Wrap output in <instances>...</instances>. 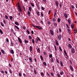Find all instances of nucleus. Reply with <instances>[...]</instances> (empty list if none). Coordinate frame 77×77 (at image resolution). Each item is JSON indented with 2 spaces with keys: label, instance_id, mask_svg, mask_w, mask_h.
Segmentation results:
<instances>
[{
  "label": "nucleus",
  "instance_id": "obj_45",
  "mask_svg": "<svg viewBox=\"0 0 77 77\" xmlns=\"http://www.w3.org/2000/svg\"><path fill=\"white\" fill-rule=\"evenodd\" d=\"M29 38L30 39H32V37L30 35H29Z\"/></svg>",
  "mask_w": 77,
  "mask_h": 77
},
{
  "label": "nucleus",
  "instance_id": "obj_38",
  "mask_svg": "<svg viewBox=\"0 0 77 77\" xmlns=\"http://www.w3.org/2000/svg\"><path fill=\"white\" fill-rule=\"evenodd\" d=\"M12 18H13V17L12 16H10V19L11 20H12Z\"/></svg>",
  "mask_w": 77,
  "mask_h": 77
},
{
  "label": "nucleus",
  "instance_id": "obj_28",
  "mask_svg": "<svg viewBox=\"0 0 77 77\" xmlns=\"http://www.w3.org/2000/svg\"><path fill=\"white\" fill-rule=\"evenodd\" d=\"M29 11H32V8H31V7H29Z\"/></svg>",
  "mask_w": 77,
  "mask_h": 77
},
{
  "label": "nucleus",
  "instance_id": "obj_53",
  "mask_svg": "<svg viewBox=\"0 0 77 77\" xmlns=\"http://www.w3.org/2000/svg\"><path fill=\"white\" fill-rule=\"evenodd\" d=\"M6 41L7 42H9V39L8 38H6Z\"/></svg>",
  "mask_w": 77,
  "mask_h": 77
},
{
  "label": "nucleus",
  "instance_id": "obj_16",
  "mask_svg": "<svg viewBox=\"0 0 77 77\" xmlns=\"http://www.w3.org/2000/svg\"><path fill=\"white\" fill-rule=\"evenodd\" d=\"M34 72L36 75L37 74V72H36V69H34Z\"/></svg>",
  "mask_w": 77,
  "mask_h": 77
},
{
  "label": "nucleus",
  "instance_id": "obj_10",
  "mask_svg": "<svg viewBox=\"0 0 77 77\" xmlns=\"http://www.w3.org/2000/svg\"><path fill=\"white\" fill-rule=\"evenodd\" d=\"M29 49L30 52H31V51H33V48H32V46H30Z\"/></svg>",
  "mask_w": 77,
  "mask_h": 77
},
{
  "label": "nucleus",
  "instance_id": "obj_13",
  "mask_svg": "<svg viewBox=\"0 0 77 77\" xmlns=\"http://www.w3.org/2000/svg\"><path fill=\"white\" fill-rule=\"evenodd\" d=\"M50 61L51 62V63H53V62H54V60L53 59V58H51Z\"/></svg>",
  "mask_w": 77,
  "mask_h": 77
},
{
  "label": "nucleus",
  "instance_id": "obj_52",
  "mask_svg": "<svg viewBox=\"0 0 77 77\" xmlns=\"http://www.w3.org/2000/svg\"><path fill=\"white\" fill-rule=\"evenodd\" d=\"M57 76L58 77H60V75L59 73L57 74Z\"/></svg>",
  "mask_w": 77,
  "mask_h": 77
},
{
  "label": "nucleus",
  "instance_id": "obj_19",
  "mask_svg": "<svg viewBox=\"0 0 77 77\" xmlns=\"http://www.w3.org/2000/svg\"><path fill=\"white\" fill-rule=\"evenodd\" d=\"M14 23L15 24L17 25V26H19V23H18L17 22H15Z\"/></svg>",
  "mask_w": 77,
  "mask_h": 77
},
{
  "label": "nucleus",
  "instance_id": "obj_4",
  "mask_svg": "<svg viewBox=\"0 0 77 77\" xmlns=\"http://www.w3.org/2000/svg\"><path fill=\"white\" fill-rule=\"evenodd\" d=\"M71 51L72 53L74 54L75 53V49L73 48H72L71 49Z\"/></svg>",
  "mask_w": 77,
  "mask_h": 77
},
{
  "label": "nucleus",
  "instance_id": "obj_56",
  "mask_svg": "<svg viewBox=\"0 0 77 77\" xmlns=\"http://www.w3.org/2000/svg\"><path fill=\"white\" fill-rule=\"evenodd\" d=\"M1 73H2V74H5V72L3 71H1Z\"/></svg>",
  "mask_w": 77,
  "mask_h": 77
},
{
  "label": "nucleus",
  "instance_id": "obj_9",
  "mask_svg": "<svg viewBox=\"0 0 77 77\" xmlns=\"http://www.w3.org/2000/svg\"><path fill=\"white\" fill-rule=\"evenodd\" d=\"M29 60H30V62L32 63V58L31 57H29Z\"/></svg>",
  "mask_w": 77,
  "mask_h": 77
},
{
  "label": "nucleus",
  "instance_id": "obj_64",
  "mask_svg": "<svg viewBox=\"0 0 77 77\" xmlns=\"http://www.w3.org/2000/svg\"><path fill=\"white\" fill-rule=\"evenodd\" d=\"M66 26L67 27V28H68V29H69V26H68V24H66Z\"/></svg>",
  "mask_w": 77,
  "mask_h": 77
},
{
  "label": "nucleus",
  "instance_id": "obj_11",
  "mask_svg": "<svg viewBox=\"0 0 77 77\" xmlns=\"http://www.w3.org/2000/svg\"><path fill=\"white\" fill-rule=\"evenodd\" d=\"M18 40L19 42L20 43H22V42L21 41V39L20 38H18Z\"/></svg>",
  "mask_w": 77,
  "mask_h": 77
},
{
  "label": "nucleus",
  "instance_id": "obj_7",
  "mask_svg": "<svg viewBox=\"0 0 77 77\" xmlns=\"http://www.w3.org/2000/svg\"><path fill=\"white\" fill-rule=\"evenodd\" d=\"M70 66V70L71 71H72H72H74V69H73V68H72V66Z\"/></svg>",
  "mask_w": 77,
  "mask_h": 77
},
{
  "label": "nucleus",
  "instance_id": "obj_57",
  "mask_svg": "<svg viewBox=\"0 0 77 77\" xmlns=\"http://www.w3.org/2000/svg\"><path fill=\"white\" fill-rule=\"evenodd\" d=\"M56 61L57 63H59V61H58V60H57V58L56 59Z\"/></svg>",
  "mask_w": 77,
  "mask_h": 77
},
{
  "label": "nucleus",
  "instance_id": "obj_42",
  "mask_svg": "<svg viewBox=\"0 0 77 77\" xmlns=\"http://www.w3.org/2000/svg\"><path fill=\"white\" fill-rule=\"evenodd\" d=\"M0 32L2 34H3V31L2 30H1V29H0Z\"/></svg>",
  "mask_w": 77,
  "mask_h": 77
},
{
  "label": "nucleus",
  "instance_id": "obj_30",
  "mask_svg": "<svg viewBox=\"0 0 77 77\" xmlns=\"http://www.w3.org/2000/svg\"><path fill=\"white\" fill-rule=\"evenodd\" d=\"M5 17L6 19V20H8V16L7 15H5Z\"/></svg>",
  "mask_w": 77,
  "mask_h": 77
},
{
  "label": "nucleus",
  "instance_id": "obj_47",
  "mask_svg": "<svg viewBox=\"0 0 77 77\" xmlns=\"http://www.w3.org/2000/svg\"><path fill=\"white\" fill-rule=\"evenodd\" d=\"M30 68H31L32 69H33V66L30 65Z\"/></svg>",
  "mask_w": 77,
  "mask_h": 77
},
{
  "label": "nucleus",
  "instance_id": "obj_41",
  "mask_svg": "<svg viewBox=\"0 0 77 77\" xmlns=\"http://www.w3.org/2000/svg\"><path fill=\"white\" fill-rule=\"evenodd\" d=\"M3 22L5 24H6V20L4 19L3 20Z\"/></svg>",
  "mask_w": 77,
  "mask_h": 77
},
{
  "label": "nucleus",
  "instance_id": "obj_29",
  "mask_svg": "<svg viewBox=\"0 0 77 77\" xmlns=\"http://www.w3.org/2000/svg\"><path fill=\"white\" fill-rule=\"evenodd\" d=\"M60 74L61 75H62L63 74V71H61V72H60Z\"/></svg>",
  "mask_w": 77,
  "mask_h": 77
},
{
  "label": "nucleus",
  "instance_id": "obj_58",
  "mask_svg": "<svg viewBox=\"0 0 77 77\" xmlns=\"http://www.w3.org/2000/svg\"><path fill=\"white\" fill-rule=\"evenodd\" d=\"M23 6L24 11H26V9L25 8V7L23 6Z\"/></svg>",
  "mask_w": 77,
  "mask_h": 77
},
{
  "label": "nucleus",
  "instance_id": "obj_40",
  "mask_svg": "<svg viewBox=\"0 0 77 77\" xmlns=\"http://www.w3.org/2000/svg\"><path fill=\"white\" fill-rule=\"evenodd\" d=\"M15 27H16V29H17V30H19V28L17 26L15 25Z\"/></svg>",
  "mask_w": 77,
  "mask_h": 77
},
{
  "label": "nucleus",
  "instance_id": "obj_39",
  "mask_svg": "<svg viewBox=\"0 0 77 77\" xmlns=\"http://www.w3.org/2000/svg\"><path fill=\"white\" fill-rule=\"evenodd\" d=\"M54 47L55 48V50L56 51H57V47H56V46H54Z\"/></svg>",
  "mask_w": 77,
  "mask_h": 77
},
{
  "label": "nucleus",
  "instance_id": "obj_62",
  "mask_svg": "<svg viewBox=\"0 0 77 77\" xmlns=\"http://www.w3.org/2000/svg\"><path fill=\"white\" fill-rule=\"evenodd\" d=\"M51 74L52 75V76H54V74H53V73L51 72Z\"/></svg>",
  "mask_w": 77,
  "mask_h": 77
},
{
  "label": "nucleus",
  "instance_id": "obj_49",
  "mask_svg": "<svg viewBox=\"0 0 77 77\" xmlns=\"http://www.w3.org/2000/svg\"><path fill=\"white\" fill-rule=\"evenodd\" d=\"M41 15L42 17H44V14H43V13L42 12L41 13Z\"/></svg>",
  "mask_w": 77,
  "mask_h": 77
},
{
  "label": "nucleus",
  "instance_id": "obj_61",
  "mask_svg": "<svg viewBox=\"0 0 77 77\" xmlns=\"http://www.w3.org/2000/svg\"><path fill=\"white\" fill-rule=\"evenodd\" d=\"M19 75L20 77H21V73H19Z\"/></svg>",
  "mask_w": 77,
  "mask_h": 77
},
{
  "label": "nucleus",
  "instance_id": "obj_44",
  "mask_svg": "<svg viewBox=\"0 0 77 77\" xmlns=\"http://www.w3.org/2000/svg\"><path fill=\"white\" fill-rule=\"evenodd\" d=\"M31 5L32 7H34L35 6V5L32 3H31Z\"/></svg>",
  "mask_w": 77,
  "mask_h": 77
},
{
  "label": "nucleus",
  "instance_id": "obj_43",
  "mask_svg": "<svg viewBox=\"0 0 77 77\" xmlns=\"http://www.w3.org/2000/svg\"><path fill=\"white\" fill-rule=\"evenodd\" d=\"M26 32L28 33V34H30V32H29V31L28 29L26 30Z\"/></svg>",
  "mask_w": 77,
  "mask_h": 77
},
{
  "label": "nucleus",
  "instance_id": "obj_50",
  "mask_svg": "<svg viewBox=\"0 0 77 77\" xmlns=\"http://www.w3.org/2000/svg\"><path fill=\"white\" fill-rule=\"evenodd\" d=\"M1 26H2V27H4V24L3 23H2V22L1 23Z\"/></svg>",
  "mask_w": 77,
  "mask_h": 77
},
{
  "label": "nucleus",
  "instance_id": "obj_36",
  "mask_svg": "<svg viewBox=\"0 0 77 77\" xmlns=\"http://www.w3.org/2000/svg\"><path fill=\"white\" fill-rule=\"evenodd\" d=\"M60 65L61 66H63V63H62V61H60Z\"/></svg>",
  "mask_w": 77,
  "mask_h": 77
},
{
  "label": "nucleus",
  "instance_id": "obj_55",
  "mask_svg": "<svg viewBox=\"0 0 77 77\" xmlns=\"http://www.w3.org/2000/svg\"><path fill=\"white\" fill-rule=\"evenodd\" d=\"M23 27L24 30H26V27L25 26H23Z\"/></svg>",
  "mask_w": 77,
  "mask_h": 77
},
{
  "label": "nucleus",
  "instance_id": "obj_5",
  "mask_svg": "<svg viewBox=\"0 0 77 77\" xmlns=\"http://www.w3.org/2000/svg\"><path fill=\"white\" fill-rule=\"evenodd\" d=\"M55 42L56 44V45H57V46H59V43H58V42H57V39H56L55 40Z\"/></svg>",
  "mask_w": 77,
  "mask_h": 77
},
{
  "label": "nucleus",
  "instance_id": "obj_1",
  "mask_svg": "<svg viewBox=\"0 0 77 77\" xmlns=\"http://www.w3.org/2000/svg\"><path fill=\"white\" fill-rule=\"evenodd\" d=\"M17 5H18L17 7H18V9H19L20 12H22V10H21V6H20V3L19 2L17 3Z\"/></svg>",
  "mask_w": 77,
  "mask_h": 77
},
{
  "label": "nucleus",
  "instance_id": "obj_26",
  "mask_svg": "<svg viewBox=\"0 0 77 77\" xmlns=\"http://www.w3.org/2000/svg\"><path fill=\"white\" fill-rule=\"evenodd\" d=\"M28 16H29V17H30V11H28Z\"/></svg>",
  "mask_w": 77,
  "mask_h": 77
},
{
  "label": "nucleus",
  "instance_id": "obj_6",
  "mask_svg": "<svg viewBox=\"0 0 77 77\" xmlns=\"http://www.w3.org/2000/svg\"><path fill=\"white\" fill-rule=\"evenodd\" d=\"M55 4L57 6V7H58V6H59V2H58V1H56Z\"/></svg>",
  "mask_w": 77,
  "mask_h": 77
},
{
  "label": "nucleus",
  "instance_id": "obj_24",
  "mask_svg": "<svg viewBox=\"0 0 77 77\" xmlns=\"http://www.w3.org/2000/svg\"><path fill=\"white\" fill-rule=\"evenodd\" d=\"M61 20L60 18H58L57 19V22H58V23L60 22V21Z\"/></svg>",
  "mask_w": 77,
  "mask_h": 77
},
{
  "label": "nucleus",
  "instance_id": "obj_46",
  "mask_svg": "<svg viewBox=\"0 0 77 77\" xmlns=\"http://www.w3.org/2000/svg\"><path fill=\"white\" fill-rule=\"evenodd\" d=\"M32 42L33 44H35V41L34 40V39H33L32 40Z\"/></svg>",
  "mask_w": 77,
  "mask_h": 77
},
{
  "label": "nucleus",
  "instance_id": "obj_2",
  "mask_svg": "<svg viewBox=\"0 0 77 77\" xmlns=\"http://www.w3.org/2000/svg\"><path fill=\"white\" fill-rule=\"evenodd\" d=\"M57 36L59 40H61V39L62 38V36H61V35H59Z\"/></svg>",
  "mask_w": 77,
  "mask_h": 77
},
{
  "label": "nucleus",
  "instance_id": "obj_23",
  "mask_svg": "<svg viewBox=\"0 0 77 77\" xmlns=\"http://www.w3.org/2000/svg\"><path fill=\"white\" fill-rule=\"evenodd\" d=\"M68 21L69 24H71V20L70 19H69L68 20Z\"/></svg>",
  "mask_w": 77,
  "mask_h": 77
},
{
  "label": "nucleus",
  "instance_id": "obj_27",
  "mask_svg": "<svg viewBox=\"0 0 77 77\" xmlns=\"http://www.w3.org/2000/svg\"><path fill=\"white\" fill-rule=\"evenodd\" d=\"M36 14L38 16H40V14H39V11H37L36 12Z\"/></svg>",
  "mask_w": 77,
  "mask_h": 77
},
{
  "label": "nucleus",
  "instance_id": "obj_34",
  "mask_svg": "<svg viewBox=\"0 0 77 77\" xmlns=\"http://www.w3.org/2000/svg\"><path fill=\"white\" fill-rule=\"evenodd\" d=\"M71 27L72 29H74V24H72V25H71Z\"/></svg>",
  "mask_w": 77,
  "mask_h": 77
},
{
  "label": "nucleus",
  "instance_id": "obj_18",
  "mask_svg": "<svg viewBox=\"0 0 77 77\" xmlns=\"http://www.w3.org/2000/svg\"><path fill=\"white\" fill-rule=\"evenodd\" d=\"M41 75L42 77H44V73L42 72L41 73Z\"/></svg>",
  "mask_w": 77,
  "mask_h": 77
},
{
  "label": "nucleus",
  "instance_id": "obj_17",
  "mask_svg": "<svg viewBox=\"0 0 77 77\" xmlns=\"http://www.w3.org/2000/svg\"><path fill=\"white\" fill-rule=\"evenodd\" d=\"M64 16L66 18H68V16H67L66 14L65 13L64 14Z\"/></svg>",
  "mask_w": 77,
  "mask_h": 77
},
{
  "label": "nucleus",
  "instance_id": "obj_15",
  "mask_svg": "<svg viewBox=\"0 0 77 77\" xmlns=\"http://www.w3.org/2000/svg\"><path fill=\"white\" fill-rule=\"evenodd\" d=\"M10 52L11 53V54H13L14 53V50H11L10 51Z\"/></svg>",
  "mask_w": 77,
  "mask_h": 77
},
{
  "label": "nucleus",
  "instance_id": "obj_31",
  "mask_svg": "<svg viewBox=\"0 0 77 77\" xmlns=\"http://www.w3.org/2000/svg\"><path fill=\"white\" fill-rule=\"evenodd\" d=\"M24 42L25 43H26V44L27 43H28V42H29V41H28L27 40H24Z\"/></svg>",
  "mask_w": 77,
  "mask_h": 77
},
{
  "label": "nucleus",
  "instance_id": "obj_25",
  "mask_svg": "<svg viewBox=\"0 0 77 77\" xmlns=\"http://www.w3.org/2000/svg\"><path fill=\"white\" fill-rule=\"evenodd\" d=\"M40 59L42 60H44V59H43V57H42V55H40Z\"/></svg>",
  "mask_w": 77,
  "mask_h": 77
},
{
  "label": "nucleus",
  "instance_id": "obj_51",
  "mask_svg": "<svg viewBox=\"0 0 77 77\" xmlns=\"http://www.w3.org/2000/svg\"><path fill=\"white\" fill-rule=\"evenodd\" d=\"M57 14V13H56V12H55V13H54V17H56V15Z\"/></svg>",
  "mask_w": 77,
  "mask_h": 77
},
{
  "label": "nucleus",
  "instance_id": "obj_3",
  "mask_svg": "<svg viewBox=\"0 0 77 77\" xmlns=\"http://www.w3.org/2000/svg\"><path fill=\"white\" fill-rule=\"evenodd\" d=\"M50 32L51 35H52V36H53L54 35V31H53L51 29L50 30Z\"/></svg>",
  "mask_w": 77,
  "mask_h": 77
},
{
  "label": "nucleus",
  "instance_id": "obj_33",
  "mask_svg": "<svg viewBox=\"0 0 77 77\" xmlns=\"http://www.w3.org/2000/svg\"><path fill=\"white\" fill-rule=\"evenodd\" d=\"M54 25L55 26H57V23L56 22L54 23Z\"/></svg>",
  "mask_w": 77,
  "mask_h": 77
},
{
  "label": "nucleus",
  "instance_id": "obj_14",
  "mask_svg": "<svg viewBox=\"0 0 77 77\" xmlns=\"http://www.w3.org/2000/svg\"><path fill=\"white\" fill-rule=\"evenodd\" d=\"M1 51L2 54H5V51L1 49Z\"/></svg>",
  "mask_w": 77,
  "mask_h": 77
},
{
  "label": "nucleus",
  "instance_id": "obj_32",
  "mask_svg": "<svg viewBox=\"0 0 77 77\" xmlns=\"http://www.w3.org/2000/svg\"><path fill=\"white\" fill-rule=\"evenodd\" d=\"M49 57L50 58H52V57H53V56L52 55V54H51L49 55Z\"/></svg>",
  "mask_w": 77,
  "mask_h": 77
},
{
  "label": "nucleus",
  "instance_id": "obj_21",
  "mask_svg": "<svg viewBox=\"0 0 77 77\" xmlns=\"http://www.w3.org/2000/svg\"><path fill=\"white\" fill-rule=\"evenodd\" d=\"M43 63L45 66H47V63L45 62H43Z\"/></svg>",
  "mask_w": 77,
  "mask_h": 77
},
{
  "label": "nucleus",
  "instance_id": "obj_63",
  "mask_svg": "<svg viewBox=\"0 0 77 77\" xmlns=\"http://www.w3.org/2000/svg\"><path fill=\"white\" fill-rule=\"evenodd\" d=\"M47 75H48V76H49V77H50V75H49V74H48V73L47 72Z\"/></svg>",
  "mask_w": 77,
  "mask_h": 77
},
{
  "label": "nucleus",
  "instance_id": "obj_22",
  "mask_svg": "<svg viewBox=\"0 0 77 77\" xmlns=\"http://www.w3.org/2000/svg\"><path fill=\"white\" fill-rule=\"evenodd\" d=\"M68 33H69L70 35H71V30H69V29H68Z\"/></svg>",
  "mask_w": 77,
  "mask_h": 77
},
{
  "label": "nucleus",
  "instance_id": "obj_12",
  "mask_svg": "<svg viewBox=\"0 0 77 77\" xmlns=\"http://www.w3.org/2000/svg\"><path fill=\"white\" fill-rule=\"evenodd\" d=\"M37 51L39 53H40L41 51H40V49H39V48H38V49H37Z\"/></svg>",
  "mask_w": 77,
  "mask_h": 77
},
{
  "label": "nucleus",
  "instance_id": "obj_20",
  "mask_svg": "<svg viewBox=\"0 0 77 77\" xmlns=\"http://www.w3.org/2000/svg\"><path fill=\"white\" fill-rule=\"evenodd\" d=\"M64 52L65 55H66V56L67 55V53H66V51L65 50H64Z\"/></svg>",
  "mask_w": 77,
  "mask_h": 77
},
{
  "label": "nucleus",
  "instance_id": "obj_60",
  "mask_svg": "<svg viewBox=\"0 0 77 77\" xmlns=\"http://www.w3.org/2000/svg\"><path fill=\"white\" fill-rule=\"evenodd\" d=\"M48 24H49V25H50V24H51V23H50V21L48 22Z\"/></svg>",
  "mask_w": 77,
  "mask_h": 77
},
{
  "label": "nucleus",
  "instance_id": "obj_54",
  "mask_svg": "<svg viewBox=\"0 0 77 77\" xmlns=\"http://www.w3.org/2000/svg\"><path fill=\"white\" fill-rule=\"evenodd\" d=\"M40 23H41V24H44V22L42 20H41L40 21Z\"/></svg>",
  "mask_w": 77,
  "mask_h": 77
},
{
  "label": "nucleus",
  "instance_id": "obj_8",
  "mask_svg": "<svg viewBox=\"0 0 77 77\" xmlns=\"http://www.w3.org/2000/svg\"><path fill=\"white\" fill-rule=\"evenodd\" d=\"M68 47L69 48H70V49H71V48H72V46H71V44H68Z\"/></svg>",
  "mask_w": 77,
  "mask_h": 77
},
{
  "label": "nucleus",
  "instance_id": "obj_59",
  "mask_svg": "<svg viewBox=\"0 0 77 77\" xmlns=\"http://www.w3.org/2000/svg\"><path fill=\"white\" fill-rule=\"evenodd\" d=\"M37 7L38 8V10H39V9H40V7H39V5H37Z\"/></svg>",
  "mask_w": 77,
  "mask_h": 77
},
{
  "label": "nucleus",
  "instance_id": "obj_48",
  "mask_svg": "<svg viewBox=\"0 0 77 77\" xmlns=\"http://www.w3.org/2000/svg\"><path fill=\"white\" fill-rule=\"evenodd\" d=\"M9 72H10V74H12V70H11V69H10L9 70Z\"/></svg>",
  "mask_w": 77,
  "mask_h": 77
},
{
  "label": "nucleus",
  "instance_id": "obj_37",
  "mask_svg": "<svg viewBox=\"0 0 77 77\" xmlns=\"http://www.w3.org/2000/svg\"><path fill=\"white\" fill-rule=\"evenodd\" d=\"M59 49L61 51V52L62 51V48H61V47H60V46H59Z\"/></svg>",
  "mask_w": 77,
  "mask_h": 77
},
{
  "label": "nucleus",
  "instance_id": "obj_35",
  "mask_svg": "<svg viewBox=\"0 0 77 77\" xmlns=\"http://www.w3.org/2000/svg\"><path fill=\"white\" fill-rule=\"evenodd\" d=\"M59 32L60 33H62V29L60 28L59 29Z\"/></svg>",
  "mask_w": 77,
  "mask_h": 77
}]
</instances>
